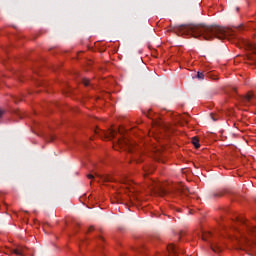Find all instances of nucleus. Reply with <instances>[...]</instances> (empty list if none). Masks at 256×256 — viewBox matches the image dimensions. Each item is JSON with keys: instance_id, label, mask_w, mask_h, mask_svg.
<instances>
[{"instance_id": "obj_10", "label": "nucleus", "mask_w": 256, "mask_h": 256, "mask_svg": "<svg viewBox=\"0 0 256 256\" xmlns=\"http://www.w3.org/2000/svg\"><path fill=\"white\" fill-rule=\"evenodd\" d=\"M197 77H198L199 79H205V74H203V72H198V73H197Z\"/></svg>"}, {"instance_id": "obj_13", "label": "nucleus", "mask_w": 256, "mask_h": 256, "mask_svg": "<svg viewBox=\"0 0 256 256\" xmlns=\"http://www.w3.org/2000/svg\"><path fill=\"white\" fill-rule=\"evenodd\" d=\"M4 113H5V112L0 109V119H1V117H3V114H4Z\"/></svg>"}, {"instance_id": "obj_12", "label": "nucleus", "mask_w": 256, "mask_h": 256, "mask_svg": "<svg viewBox=\"0 0 256 256\" xmlns=\"http://www.w3.org/2000/svg\"><path fill=\"white\" fill-rule=\"evenodd\" d=\"M88 179H90L91 181H93V179H95V176L93 174H88L87 175Z\"/></svg>"}, {"instance_id": "obj_1", "label": "nucleus", "mask_w": 256, "mask_h": 256, "mask_svg": "<svg viewBox=\"0 0 256 256\" xmlns=\"http://www.w3.org/2000/svg\"><path fill=\"white\" fill-rule=\"evenodd\" d=\"M176 33L179 35H191V37H203L206 41L211 39H235V32L229 28L221 26H193V25H180L176 28Z\"/></svg>"}, {"instance_id": "obj_11", "label": "nucleus", "mask_w": 256, "mask_h": 256, "mask_svg": "<svg viewBox=\"0 0 256 256\" xmlns=\"http://www.w3.org/2000/svg\"><path fill=\"white\" fill-rule=\"evenodd\" d=\"M121 183H122L123 185H127V183H129V180H127L126 178H124V179L121 180Z\"/></svg>"}, {"instance_id": "obj_7", "label": "nucleus", "mask_w": 256, "mask_h": 256, "mask_svg": "<svg viewBox=\"0 0 256 256\" xmlns=\"http://www.w3.org/2000/svg\"><path fill=\"white\" fill-rule=\"evenodd\" d=\"M192 144L194 145V147H196V149H199V147H201V145L199 144V139L197 138H192Z\"/></svg>"}, {"instance_id": "obj_3", "label": "nucleus", "mask_w": 256, "mask_h": 256, "mask_svg": "<svg viewBox=\"0 0 256 256\" xmlns=\"http://www.w3.org/2000/svg\"><path fill=\"white\" fill-rule=\"evenodd\" d=\"M219 234H213V232H202L201 238L203 241H207L210 244V247L214 253H220L223 251V247L218 240Z\"/></svg>"}, {"instance_id": "obj_2", "label": "nucleus", "mask_w": 256, "mask_h": 256, "mask_svg": "<svg viewBox=\"0 0 256 256\" xmlns=\"http://www.w3.org/2000/svg\"><path fill=\"white\" fill-rule=\"evenodd\" d=\"M231 232H227L229 239H234L242 247H251L256 244V228L247 222L245 218L238 220V225L230 229Z\"/></svg>"}, {"instance_id": "obj_5", "label": "nucleus", "mask_w": 256, "mask_h": 256, "mask_svg": "<svg viewBox=\"0 0 256 256\" xmlns=\"http://www.w3.org/2000/svg\"><path fill=\"white\" fill-rule=\"evenodd\" d=\"M108 137H110V139H115V137H117V131L114 129L109 130Z\"/></svg>"}, {"instance_id": "obj_8", "label": "nucleus", "mask_w": 256, "mask_h": 256, "mask_svg": "<svg viewBox=\"0 0 256 256\" xmlns=\"http://www.w3.org/2000/svg\"><path fill=\"white\" fill-rule=\"evenodd\" d=\"M83 85H85V87H89L91 85V81H89V79L84 78L82 81Z\"/></svg>"}, {"instance_id": "obj_6", "label": "nucleus", "mask_w": 256, "mask_h": 256, "mask_svg": "<svg viewBox=\"0 0 256 256\" xmlns=\"http://www.w3.org/2000/svg\"><path fill=\"white\" fill-rule=\"evenodd\" d=\"M254 95L253 93L249 92L245 97H244V101L246 103H249V101H251V99H253Z\"/></svg>"}, {"instance_id": "obj_4", "label": "nucleus", "mask_w": 256, "mask_h": 256, "mask_svg": "<svg viewBox=\"0 0 256 256\" xmlns=\"http://www.w3.org/2000/svg\"><path fill=\"white\" fill-rule=\"evenodd\" d=\"M118 144L122 149H125V151H128L129 153H133L134 149H137V144L125 136L118 139Z\"/></svg>"}, {"instance_id": "obj_14", "label": "nucleus", "mask_w": 256, "mask_h": 256, "mask_svg": "<svg viewBox=\"0 0 256 256\" xmlns=\"http://www.w3.org/2000/svg\"><path fill=\"white\" fill-rule=\"evenodd\" d=\"M212 119H213V121H217V118H215V117H213V116H212Z\"/></svg>"}, {"instance_id": "obj_9", "label": "nucleus", "mask_w": 256, "mask_h": 256, "mask_svg": "<svg viewBox=\"0 0 256 256\" xmlns=\"http://www.w3.org/2000/svg\"><path fill=\"white\" fill-rule=\"evenodd\" d=\"M14 254L15 255H23V249H15Z\"/></svg>"}]
</instances>
